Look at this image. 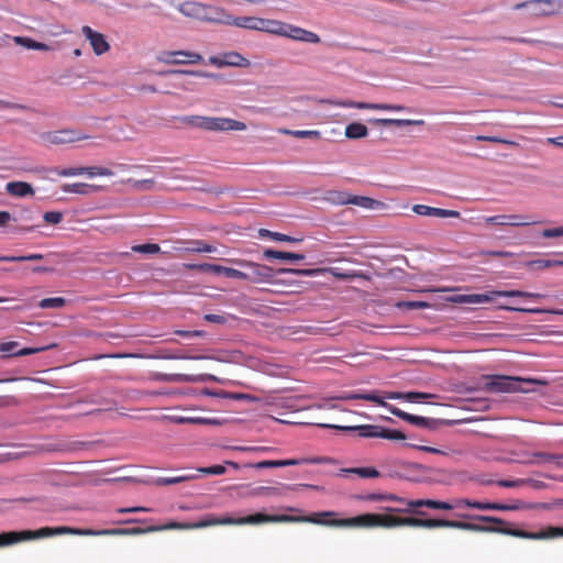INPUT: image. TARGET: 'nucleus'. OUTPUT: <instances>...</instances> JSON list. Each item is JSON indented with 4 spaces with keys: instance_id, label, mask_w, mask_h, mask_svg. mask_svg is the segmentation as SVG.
Masks as SVG:
<instances>
[{
    "instance_id": "1",
    "label": "nucleus",
    "mask_w": 563,
    "mask_h": 563,
    "mask_svg": "<svg viewBox=\"0 0 563 563\" xmlns=\"http://www.w3.org/2000/svg\"><path fill=\"white\" fill-rule=\"evenodd\" d=\"M409 526L416 528H453L472 532H485V533H500L505 536H511L521 539H540L548 536H558L559 531H552L550 533H529L528 531L516 529L511 527H496V526H484L464 521H453L445 519H419V518H399V527Z\"/></svg>"
},
{
    "instance_id": "2",
    "label": "nucleus",
    "mask_w": 563,
    "mask_h": 563,
    "mask_svg": "<svg viewBox=\"0 0 563 563\" xmlns=\"http://www.w3.org/2000/svg\"><path fill=\"white\" fill-rule=\"evenodd\" d=\"M101 530L78 529L70 527H44L38 530L9 531L0 533V548L12 545L22 541H30L41 538H49L62 534L75 536H102Z\"/></svg>"
},
{
    "instance_id": "3",
    "label": "nucleus",
    "mask_w": 563,
    "mask_h": 563,
    "mask_svg": "<svg viewBox=\"0 0 563 563\" xmlns=\"http://www.w3.org/2000/svg\"><path fill=\"white\" fill-rule=\"evenodd\" d=\"M545 380L494 375L487 377L486 388L496 393H531V385H545Z\"/></svg>"
},
{
    "instance_id": "4",
    "label": "nucleus",
    "mask_w": 563,
    "mask_h": 563,
    "mask_svg": "<svg viewBox=\"0 0 563 563\" xmlns=\"http://www.w3.org/2000/svg\"><path fill=\"white\" fill-rule=\"evenodd\" d=\"M184 123L208 131H244L245 123L229 118H213L201 115H188L181 119Z\"/></svg>"
},
{
    "instance_id": "5",
    "label": "nucleus",
    "mask_w": 563,
    "mask_h": 563,
    "mask_svg": "<svg viewBox=\"0 0 563 563\" xmlns=\"http://www.w3.org/2000/svg\"><path fill=\"white\" fill-rule=\"evenodd\" d=\"M331 523L339 527L394 528L399 527V517L378 514H363L353 518L332 521Z\"/></svg>"
},
{
    "instance_id": "6",
    "label": "nucleus",
    "mask_w": 563,
    "mask_h": 563,
    "mask_svg": "<svg viewBox=\"0 0 563 563\" xmlns=\"http://www.w3.org/2000/svg\"><path fill=\"white\" fill-rule=\"evenodd\" d=\"M234 264L243 268V271L239 269V273H231L236 276V279L250 280L252 283H260L265 280H271L275 276H279L276 273V269L263 265L257 264L244 260H235L232 261Z\"/></svg>"
},
{
    "instance_id": "7",
    "label": "nucleus",
    "mask_w": 563,
    "mask_h": 563,
    "mask_svg": "<svg viewBox=\"0 0 563 563\" xmlns=\"http://www.w3.org/2000/svg\"><path fill=\"white\" fill-rule=\"evenodd\" d=\"M383 498H388V499H393V501H398L402 505H405L406 507L405 508H391V507H387L386 510L387 511H399V512H404V511H408L409 508H419V507H428V508H431V509H437V510H451L453 509L454 507H457L456 506V503L455 504H450V503H446V501H440V500H433V499H417V500H406L401 497H398L396 495H383V494H369L368 496V499H383Z\"/></svg>"
},
{
    "instance_id": "8",
    "label": "nucleus",
    "mask_w": 563,
    "mask_h": 563,
    "mask_svg": "<svg viewBox=\"0 0 563 563\" xmlns=\"http://www.w3.org/2000/svg\"><path fill=\"white\" fill-rule=\"evenodd\" d=\"M515 10L527 9L532 16L558 14V0H527L515 4Z\"/></svg>"
},
{
    "instance_id": "9",
    "label": "nucleus",
    "mask_w": 563,
    "mask_h": 563,
    "mask_svg": "<svg viewBox=\"0 0 563 563\" xmlns=\"http://www.w3.org/2000/svg\"><path fill=\"white\" fill-rule=\"evenodd\" d=\"M158 60L168 65L198 64L202 60V56L195 52L172 51L163 52Z\"/></svg>"
},
{
    "instance_id": "10",
    "label": "nucleus",
    "mask_w": 563,
    "mask_h": 563,
    "mask_svg": "<svg viewBox=\"0 0 563 563\" xmlns=\"http://www.w3.org/2000/svg\"><path fill=\"white\" fill-rule=\"evenodd\" d=\"M485 223L495 225L526 227L536 224L538 221L530 216L523 214H499L484 218Z\"/></svg>"
},
{
    "instance_id": "11",
    "label": "nucleus",
    "mask_w": 563,
    "mask_h": 563,
    "mask_svg": "<svg viewBox=\"0 0 563 563\" xmlns=\"http://www.w3.org/2000/svg\"><path fill=\"white\" fill-rule=\"evenodd\" d=\"M402 420L413 426L431 431L438 430L442 426H453L459 422L456 420L427 418L422 416L411 415L408 412L405 413Z\"/></svg>"
},
{
    "instance_id": "12",
    "label": "nucleus",
    "mask_w": 563,
    "mask_h": 563,
    "mask_svg": "<svg viewBox=\"0 0 563 563\" xmlns=\"http://www.w3.org/2000/svg\"><path fill=\"white\" fill-rule=\"evenodd\" d=\"M321 428L335 429L342 431H357L362 438H380L382 426L360 424V426H338L330 423L318 424Z\"/></svg>"
},
{
    "instance_id": "13",
    "label": "nucleus",
    "mask_w": 563,
    "mask_h": 563,
    "mask_svg": "<svg viewBox=\"0 0 563 563\" xmlns=\"http://www.w3.org/2000/svg\"><path fill=\"white\" fill-rule=\"evenodd\" d=\"M51 173L59 176L69 177L87 174L89 177L95 176H112L113 172L104 167H76V168H51Z\"/></svg>"
},
{
    "instance_id": "14",
    "label": "nucleus",
    "mask_w": 563,
    "mask_h": 563,
    "mask_svg": "<svg viewBox=\"0 0 563 563\" xmlns=\"http://www.w3.org/2000/svg\"><path fill=\"white\" fill-rule=\"evenodd\" d=\"M81 32L86 40L89 41L96 55H102L109 51L110 46L103 34L92 30L88 25L82 26Z\"/></svg>"
},
{
    "instance_id": "15",
    "label": "nucleus",
    "mask_w": 563,
    "mask_h": 563,
    "mask_svg": "<svg viewBox=\"0 0 563 563\" xmlns=\"http://www.w3.org/2000/svg\"><path fill=\"white\" fill-rule=\"evenodd\" d=\"M163 379L169 383H205L209 380L221 383V379L212 374H165Z\"/></svg>"
},
{
    "instance_id": "16",
    "label": "nucleus",
    "mask_w": 563,
    "mask_h": 563,
    "mask_svg": "<svg viewBox=\"0 0 563 563\" xmlns=\"http://www.w3.org/2000/svg\"><path fill=\"white\" fill-rule=\"evenodd\" d=\"M221 24L234 25L252 31H260L261 18L257 16H223L219 20Z\"/></svg>"
},
{
    "instance_id": "17",
    "label": "nucleus",
    "mask_w": 563,
    "mask_h": 563,
    "mask_svg": "<svg viewBox=\"0 0 563 563\" xmlns=\"http://www.w3.org/2000/svg\"><path fill=\"white\" fill-rule=\"evenodd\" d=\"M284 36L305 43L317 44L320 42V36L318 34L291 24H287Z\"/></svg>"
},
{
    "instance_id": "18",
    "label": "nucleus",
    "mask_w": 563,
    "mask_h": 563,
    "mask_svg": "<svg viewBox=\"0 0 563 563\" xmlns=\"http://www.w3.org/2000/svg\"><path fill=\"white\" fill-rule=\"evenodd\" d=\"M292 518L287 516H272L264 514H254L246 517H240L239 523L242 525H261L266 522H280V521H289Z\"/></svg>"
},
{
    "instance_id": "19",
    "label": "nucleus",
    "mask_w": 563,
    "mask_h": 563,
    "mask_svg": "<svg viewBox=\"0 0 563 563\" xmlns=\"http://www.w3.org/2000/svg\"><path fill=\"white\" fill-rule=\"evenodd\" d=\"M495 299L493 291L486 294L455 295L451 298L453 302L465 305H482Z\"/></svg>"
},
{
    "instance_id": "20",
    "label": "nucleus",
    "mask_w": 563,
    "mask_h": 563,
    "mask_svg": "<svg viewBox=\"0 0 563 563\" xmlns=\"http://www.w3.org/2000/svg\"><path fill=\"white\" fill-rule=\"evenodd\" d=\"M86 136L79 135L76 132L69 130L56 131L46 135L47 142L52 144H66L82 140Z\"/></svg>"
},
{
    "instance_id": "21",
    "label": "nucleus",
    "mask_w": 563,
    "mask_h": 563,
    "mask_svg": "<svg viewBox=\"0 0 563 563\" xmlns=\"http://www.w3.org/2000/svg\"><path fill=\"white\" fill-rule=\"evenodd\" d=\"M5 190L9 195L20 198L32 196L34 194L31 184L25 181H10L5 185Z\"/></svg>"
},
{
    "instance_id": "22",
    "label": "nucleus",
    "mask_w": 563,
    "mask_h": 563,
    "mask_svg": "<svg viewBox=\"0 0 563 563\" xmlns=\"http://www.w3.org/2000/svg\"><path fill=\"white\" fill-rule=\"evenodd\" d=\"M305 257H306L305 254L276 251V250H272V249H267L263 252V258H265V260H280V261L299 262V261L305 260Z\"/></svg>"
},
{
    "instance_id": "23",
    "label": "nucleus",
    "mask_w": 563,
    "mask_h": 563,
    "mask_svg": "<svg viewBox=\"0 0 563 563\" xmlns=\"http://www.w3.org/2000/svg\"><path fill=\"white\" fill-rule=\"evenodd\" d=\"M287 24L288 23H284L280 21L261 18L260 31L284 36Z\"/></svg>"
},
{
    "instance_id": "24",
    "label": "nucleus",
    "mask_w": 563,
    "mask_h": 563,
    "mask_svg": "<svg viewBox=\"0 0 563 563\" xmlns=\"http://www.w3.org/2000/svg\"><path fill=\"white\" fill-rule=\"evenodd\" d=\"M325 269L322 268H277L276 273L280 275H291L300 277H314L321 275Z\"/></svg>"
},
{
    "instance_id": "25",
    "label": "nucleus",
    "mask_w": 563,
    "mask_h": 563,
    "mask_svg": "<svg viewBox=\"0 0 563 563\" xmlns=\"http://www.w3.org/2000/svg\"><path fill=\"white\" fill-rule=\"evenodd\" d=\"M328 272L339 280H352L355 278L369 279L367 274L357 271H342L339 267H331L328 269Z\"/></svg>"
},
{
    "instance_id": "26",
    "label": "nucleus",
    "mask_w": 563,
    "mask_h": 563,
    "mask_svg": "<svg viewBox=\"0 0 563 563\" xmlns=\"http://www.w3.org/2000/svg\"><path fill=\"white\" fill-rule=\"evenodd\" d=\"M225 67L246 68L251 65L250 60L238 52H228L223 54Z\"/></svg>"
},
{
    "instance_id": "27",
    "label": "nucleus",
    "mask_w": 563,
    "mask_h": 563,
    "mask_svg": "<svg viewBox=\"0 0 563 563\" xmlns=\"http://www.w3.org/2000/svg\"><path fill=\"white\" fill-rule=\"evenodd\" d=\"M64 192H71L78 195H91L97 191V186L84 184V183H74V184H65L62 187Z\"/></svg>"
},
{
    "instance_id": "28",
    "label": "nucleus",
    "mask_w": 563,
    "mask_h": 563,
    "mask_svg": "<svg viewBox=\"0 0 563 563\" xmlns=\"http://www.w3.org/2000/svg\"><path fill=\"white\" fill-rule=\"evenodd\" d=\"M368 134L366 125L360 122H353L346 125L344 135L350 140H357L365 137Z\"/></svg>"
},
{
    "instance_id": "29",
    "label": "nucleus",
    "mask_w": 563,
    "mask_h": 563,
    "mask_svg": "<svg viewBox=\"0 0 563 563\" xmlns=\"http://www.w3.org/2000/svg\"><path fill=\"white\" fill-rule=\"evenodd\" d=\"M372 123L380 124V125H396V126H407V125H422L424 123L423 120H410V119H372Z\"/></svg>"
},
{
    "instance_id": "30",
    "label": "nucleus",
    "mask_w": 563,
    "mask_h": 563,
    "mask_svg": "<svg viewBox=\"0 0 563 563\" xmlns=\"http://www.w3.org/2000/svg\"><path fill=\"white\" fill-rule=\"evenodd\" d=\"M352 195L346 191L330 190L327 192L324 200L331 205L343 206L351 203Z\"/></svg>"
},
{
    "instance_id": "31",
    "label": "nucleus",
    "mask_w": 563,
    "mask_h": 563,
    "mask_svg": "<svg viewBox=\"0 0 563 563\" xmlns=\"http://www.w3.org/2000/svg\"><path fill=\"white\" fill-rule=\"evenodd\" d=\"M161 76L167 75H181V76H194L200 78H218L219 76L211 73H206L201 70H189V69H168L159 73Z\"/></svg>"
},
{
    "instance_id": "32",
    "label": "nucleus",
    "mask_w": 563,
    "mask_h": 563,
    "mask_svg": "<svg viewBox=\"0 0 563 563\" xmlns=\"http://www.w3.org/2000/svg\"><path fill=\"white\" fill-rule=\"evenodd\" d=\"M456 506H465L470 508H475L479 510H498L499 503H481V501H473L470 499H457Z\"/></svg>"
},
{
    "instance_id": "33",
    "label": "nucleus",
    "mask_w": 563,
    "mask_h": 563,
    "mask_svg": "<svg viewBox=\"0 0 563 563\" xmlns=\"http://www.w3.org/2000/svg\"><path fill=\"white\" fill-rule=\"evenodd\" d=\"M172 420L176 423H192V424H220V421L216 418H203V417H173Z\"/></svg>"
},
{
    "instance_id": "34",
    "label": "nucleus",
    "mask_w": 563,
    "mask_h": 563,
    "mask_svg": "<svg viewBox=\"0 0 563 563\" xmlns=\"http://www.w3.org/2000/svg\"><path fill=\"white\" fill-rule=\"evenodd\" d=\"M494 297H521V298H533V299H540L545 297L542 294L538 292H529V291H522V290H494L493 291Z\"/></svg>"
},
{
    "instance_id": "35",
    "label": "nucleus",
    "mask_w": 563,
    "mask_h": 563,
    "mask_svg": "<svg viewBox=\"0 0 563 563\" xmlns=\"http://www.w3.org/2000/svg\"><path fill=\"white\" fill-rule=\"evenodd\" d=\"M340 474H356L363 478H375L379 476V472L374 467L341 468Z\"/></svg>"
},
{
    "instance_id": "36",
    "label": "nucleus",
    "mask_w": 563,
    "mask_h": 563,
    "mask_svg": "<svg viewBox=\"0 0 563 563\" xmlns=\"http://www.w3.org/2000/svg\"><path fill=\"white\" fill-rule=\"evenodd\" d=\"M258 235L262 238H269L271 240L276 241V242L297 243V242L301 241V239L292 238L290 235L283 234L279 232H273L267 229H261L258 231Z\"/></svg>"
},
{
    "instance_id": "37",
    "label": "nucleus",
    "mask_w": 563,
    "mask_h": 563,
    "mask_svg": "<svg viewBox=\"0 0 563 563\" xmlns=\"http://www.w3.org/2000/svg\"><path fill=\"white\" fill-rule=\"evenodd\" d=\"M202 9L201 4L192 1L183 2L178 5L180 13L191 18H200Z\"/></svg>"
},
{
    "instance_id": "38",
    "label": "nucleus",
    "mask_w": 563,
    "mask_h": 563,
    "mask_svg": "<svg viewBox=\"0 0 563 563\" xmlns=\"http://www.w3.org/2000/svg\"><path fill=\"white\" fill-rule=\"evenodd\" d=\"M532 457L533 460L529 461L531 464L554 463L559 465L563 456L545 452H536L532 454Z\"/></svg>"
},
{
    "instance_id": "39",
    "label": "nucleus",
    "mask_w": 563,
    "mask_h": 563,
    "mask_svg": "<svg viewBox=\"0 0 563 563\" xmlns=\"http://www.w3.org/2000/svg\"><path fill=\"white\" fill-rule=\"evenodd\" d=\"M278 132L284 135H291L298 139H319L321 133L317 130H288L279 129Z\"/></svg>"
},
{
    "instance_id": "40",
    "label": "nucleus",
    "mask_w": 563,
    "mask_h": 563,
    "mask_svg": "<svg viewBox=\"0 0 563 563\" xmlns=\"http://www.w3.org/2000/svg\"><path fill=\"white\" fill-rule=\"evenodd\" d=\"M162 360H207L212 358L211 356L206 355H191L187 353H175L170 351H162V354L158 355Z\"/></svg>"
},
{
    "instance_id": "41",
    "label": "nucleus",
    "mask_w": 563,
    "mask_h": 563,
    "mask_svg": "<svg viewBox=\"0 0 563 563\" xmlns=\"http://www.w3.org/2000/svg\"><path fill=\"white\" fill-rule=\"evenodd\" d=\"M185 250L190 253H213L217 251V247L201 240H195L189 242V246Z\"/></svg>"
},
{
    "instance_id": "42",
    "label": "nucleus",
    "mask_w": 563,
    "mask_h": 563,
    "mask_svg": "<svg viewBox=\"0 0 563 563\" xmlns=\"http://www.w3.org/2000/svg\"><path fill=\"white\" fill-rule=\"evenodd\" d=\"M561 256H562V258H560V260L530 261L527 263V266L530 268H536V269H544V268H550V267H555V266H563V254H561Z\"/></svg>"
},
{
    "instance_id": "43",
    "label": "nucleus",
    "mask_w": 563,
    "mask_h": 563,
    "mask_svg": "<svg viewBox=\"0 0 563 563\" xmlns=\"http://www.w3.org/2000/svg\"><path fill=\"white\" fill-rule=\"evenodd\" d=\"M351 205L362 207L364 209H375L376 207L380 206V202L372 199L369 197L364 196H353L351 197Z\"/></svg>"
},
{
    "instance_id": "44",
    "label": "nucleus",
    "mask_w": 563,
    "mask_h": 563,
    "mask_svg": "<svg viewBox=\"0 0 563 563\" xmlns=\"http://www.w3.org/2000/svg\"><path fill=\"white\" fill-rule=\"evenodd\" d=\"M240 518H232V517H223V518H212L205 522L197 523V528L208 527L212 525H236L242 526V523H239Z\"/></svg>"
},
{
    "instance_id": "45",
    "label": "nucleus",
    "mask_w": 563,
    "mask_h": 563,
    "mask_svg": "<svg viewBox=\"0 0 563 563\" xmlns=\"http://www.w3.org/2000/svg\"><path fill=\"white\" fill-rule=\"evenodd\" d=\"M205 268L209 269V273L216 274V275H224L228 278H236L235 275H232L230 273H239V269L225 267L221 265L210 264V266H206Z\"/></svg>"
},
{
    "instance_id": "46",
    "label": "nucleus",
    "mask_w": 563,
    "mask_h": 563,
    "mask_svg": "<svg viewBox=\"0 0 563 563\" xmlns=\"http://www.w3.org/2000/svg\"><path fill=\"white\" fill-rule=\"evenodd\" d=\"M435 395L420 391H408L405 395V400L413 404L424 402L428 399L434 398Z\"/></svg>"
},
{
    "instance_id": "47",
    "label": "nucleus",
    "mask_w": 563,
    "mask_h": 563,
    "mask_svg": "<svg viewBox=\"0 0 563 563\" xmlns=\"http://www.w3.org/2000/svg\"><path fill=\"white\" fill-rule=\"evenodd\" d=\"M66 300L62 297L44 298L40 301L38 306L42 309H57L65 306Z\"/></svg>"
},
{
    "instance_id": "48",
    "label": "nucleus",
    "mask_w": 563,
    "mask_h": 563,
    "mask_svg": "<svg viewBox=\"0 0 563 563\" xmlns=\"http://www.w3.org/2000/svg\"><path fill=\"white\" fill-rule=\"evenodd\" d=\"M44 255L34 253L29 255H21V256H0V261L2 262H32V261H38L42 260Z\"/></svg>"
},
{
    "instance_id": "49",
    "label": "nucleus",
    "mask_w": 563,
    "mask_h": 563,
    "mask_svg": "<svg viewBox=\"0 0 563 563\" xmlns=\"http://www.w3.org/2000/svg\"><path fill=\"white\" fill-rule=\"evenodd\" d=\"M461 517L464 518V519H472V520H476V521L495 523V525H499V526L506 525V522L503 519H500L498 517H493V516L461 515Z\"/></svg>"
},
{
    "instance_id": "50",
    "label": "nucleus",
    "mask_w": 563,
    "mask_h": 563,
    "mask_svg": "<svg viewBox=\"0 0 563 563\" xmlns=\"http://www.w3.org/2000/svg\"><path fill=\"white\" fill-rule=\"evenodd\" d=\"M252 496H279L280 490L278 487L258 486L252 489Z\"/></svg>"
},
{
    "instance_id": "51",
    "label": "nucleus",
    "mask_w": 563,
    "mask_h": 563,
    "mask_svg": "<svg viewBox=\"0 0 563 563\" xmlns=\"http://www.w3.org/2000/svg\"><path fill=\"white\" fill-rule=\"evenodd\" d=\"M36 219V212L31 209H21L18 212L12 213L11 221H33Z\"/></svg>"
},
{
    "instance_id": "52",
    "label": "nucleus",
    "mask_w": 563,
    "mask_h": 563,
    "mask_svg": "<svg viewBox=\"0 0 563 563\" xmlns=\"http://www.w3.org/2000/svg\"><path fill=\"white\" fill-rule=\"evenodd\" d=\"M380 438L387 439V440L400 441V440H406L407 435L399 430H391V429L382 427Z\"/></svg>"
},
{
    "instance_id": "53",
    "label": "nucleus",
    "mask_w": 563,
    "mask_h": 563,
    "mask_svg": "<svg viewBox=\"0 0 563 563\" xmlns=\"http://www.w3.org/2000/svg\"><path fill=\"white\" fill-rule=\"evenodd\" d=\"M191 481L190 476H175V477H157L155 484L158 486L174 485Z\"/></svg>"
},
{
    "instance_id": "54",
    "label": "nucleus",
    "mask_w": 563,
    "mask_h": 563,
    "mask_svg": "<svg viewBox=\"0 0 563 563\" xmlns=\"http://www.w3.org/2000/svg\"><path fill=\"white\" fill-rule=\"evenodd\" d=\"M128 184H130L135 190H152L154 188L155 181L154 179H129Z\"/></svg>"
},
{
    "instance_id": "55",
    "label": "nucleus",
    "mask_w": 563,
    "mask_h": 563,
    "mask_svg": "<svg viewBox=\"0 0 563 563\" xmlns=\"http://www.w3.org/2000/svg\"><path fill=\"white\" fill-rule=\"evenodd\" d=\"M132 251L142 254H156L161 251L158 244L146 243L132 246Z\"/></svg>"
},
{
    "instance_id": "56",
    "label": "nucleus",
    "mask_w": 563,
    "mask_h": 563,
    "mask_svg": "<svg viewBox=\"0 0 563 563\" xmlns=\"http://www.w3.org/2000/svg\"><path fill=\"white\" fill-rule=\"evenodd\" d=\"M396 307L400 309H424L429 308L430 303L427 301H399Z\"/></svg>"
},
{
    "instance_id": "57",
    "label": "nucleus",
    "mask_w": 563,
    "mask_h": 563,
    "mask_svg": "<svg viewBox=\"0 0 563 563\" xmlns=\"http://www.w3.org/2000/svg\"><path fill=\"white\" fill-rule=\"evenodd\" d=\"M198 473H202L206 475H222L225 473V466L224 465H212L208 467H199L197 468Z\"/></svg>"
},
{
    "instance_id": "58",
    "label": "nucleus",
    "mask_w": 563,
    "mask_h": 563,
    "mask_svg": "<svg viewBox=\"0 0 563 563\" xmlns=\"http://www.w3.org/2000/svg\"><path fill=\"white\" fill-rule=\"evenodd\" d=\"M56 344H51V345H47V346H40V347H24V349H21L19 351H16L14 354V356H25V355H31V354H34V353H38V352H42V351H45V350H48V349H52V347H55Z\"/></svg>"
},
{
    "instance_id": "59",
    "label": "nucleus",
    "mask_w": 563,
    "mask_h": 563,
    "mask_svg": "<svg viewBox=\"0 0 563 563\" xmlns=\"http://www.w3.org/2000/svg\"><path fill=\"white\" fill-rule=\"evenodd\" d=\"M163 528L151 526L145 529L142 528H125L126 536H139L147 532L162 531Z\"/></svg>"
},
{
    "instance_id": "60",
    "label": "nucleus",
    "mask_w": 563,
    "mask_h": 563,
    "mask_svg": "<svg viewBox=\"0 0 563 563\" xmlns=\"http://www.w3.org/2000/svg\"><path fill=\"white\" fill-rule=\"evenodd\" d=\"M13 41L15 44L23 46L27 49H35L36 42H37V41H34L33 38L26 37V36H14Z\"/></svg>"
},
{
    "instance_id": "61",
    "label": "nucleus",
    "mask_w": 563,
    "mask_h": 563,
    "mask_svg": "<svg viewBox=\"0 0 563 563\" xmlns=\"http://www.w3.org/2000/svg\"><path fill=\"white\" fill-rule=\"evenodd\" d=\"M435 207H429L426 205H415L412 211L419 216L433 217Z\"/></svg>"
},
{
    "instance_id": "62",
    "label": "nucleus",
    "mask_w": 563,
    "mask_h": 563,
    "mask_svg": "<svg viewBox=\"0 0 563 563\" xmlns=\"http://www.w3.org/2000/svg\"><path fill=\"white\" fill-rule=\"evenodd\" d=\"M43 219L49 224H58L63 220V214L59 211H48L43 214Z\"/></svg>"
},
{
    "instance_id": "63",
    "label": "nucleus",
    "mask_w": 563,
    "mask_h": 563,
    "mask_svg": "<svg viewBox=\"0 0 563 563\" xmlns=\"http://www.w3.org/2000/svg\"><path fill=\"white\" fill-rule=\"evenodd\" d=\"M386 398H383V396H379L377 391H367L364 393V400L375 402L382 407L386 406Z\"/></svg>"
},
{
    "instance_id": "64",
    "label": "nucleus",
    "mask_w": 563,
    "mask_h": 563,
    "mask_svg": "<svg viewBox=\"0 0 563 563\" xmlns=\"http://www.w3.org/2000/svg\"><path fill=\"white\" fill-rule=\"evenodd\" d=\"M541 235L547 239L563 236V227L544 229Z\"/></svg>"
}]
</instances>
